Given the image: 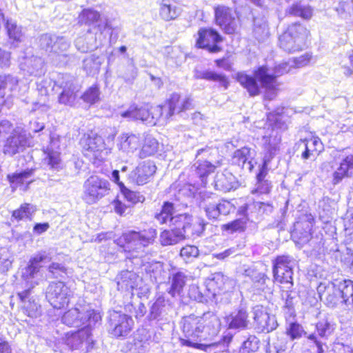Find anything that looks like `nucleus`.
<instances>
[{
	"label": "nucleus",
	"mask_w": 353,
	"mask_h": 353,
	"mask_svg": "<svg viewBox=\"0 0 353 353\" xmlns=\"http://www.w3.org/2000/svg\"><path fill=\"white\" fill-rule=\"evenodd\" d=\"M214 22L226 34H234L238 32V25L235 14L236 12L224 4L214 6Z\"/></svg>",
	"instance_id": "nucleus-8"
},
{
	"label": "nucleus",
	"mask_w": 353,
	"mask_h": 353,
	"mask_svg": "<svg viewBox=\"0 0 353 353\" xmlns=\"http://www.w3.org/2000/svg\"><path fill=\"white\" fill-rule=\"evenodd\" d=\"M101 18V13L93 8H83L79 13L77 23L80 26H91L97 23Z\"/></svg>",
	"instance_id": "nucleus-27"
},
{
	"label": "nucleus",
	"mask_w": 353,
	"mask_h": 353,
	"mask_svg": "<svg viewBox=\"0 0 353 353\" xmlns=\"http://www.w3.org/2000/svg\"><path fill=\"white\" fill-rule=\"evenodd\" d=\"M218 204L219 207L220 216L222 214L226 215L229 214L231 208V204L229 201L226 200H222L221 201L219 202Z\"/></svg>",
	"instance_id": "nucleus-57"
},
{
	"label": "nucleus",
	"mask_w": 353,
	"mask_h": 353,
	"mask_svg": "<svg viewBox=\"0 0 353 353\" xmlns=\"http://www.w3.org/2000/svg\"><path fill=\"white\" fill-rule=\"evenodd\" d=\"M8 37L14 41H21L22 33L21 29L12 21L7 20L5 24Z\"/></svg>",
	"instance_id": "nucleus-46"
},
{
	"label": "nucleus",
	"mask_w": 353,
	"mask_h": 353,
	"mask_svg": "<svg viewBox=\"0 0 353 353\" xmlns=\"http://www.w3.org/2000/svg\"><path fill=\"white\" fill-rule=\"evenodd\" d=\"M168 108L166 113L163 112L162 118L170 119L174 114H180L192 109V100L190 97H182L178 92L172 93L165 101V105Z\"/></svg>",
	"instance_id": "nucleus-14"
},
{
	"label": "nucleus",
	"mask_w": 353,
	"mask_h": 353,
	"mask_svg": "<svg viewBox=\"0 0 353 353\" xmlns=\"http://www.w3.org/2000/svg\"><path fill=\"white\" fill-rule=\"evenodd\" d=\"M205 211L209 219L217 220L220 216L218 203H212L206 201Z\"/></svg>",
	"instance_id": "nucleus-50"
},
{
	"label": "nucleus",
	"mask_w": 353,
	"mask_h": 353,
	"mask_svg": "<svg viewBox=\"0 0 353 353\" xmlns=\"http://www.w3.org/2000/svg\"><path fill=\"white\" fill-rule=\"evenodd\" d=\"M48 270L54 278L61 276L62 274L66 275L68 273V269L58 263H50L48 268Z\"/></svg>",
	"instance_id": "nucleus-51"
},
{
	"label": "nucleus",
	"mask_w": 353,
	"mask_h": 353,
	"mask_svg": "<svg viewBox=\"0 0 353 353\" xmlns=\"http://www.w3.org/2000/svg\"><path fill=\"white\" fill-rule=\"evenodd\" d=\"M338 290L340 293L341 303H346L353 296V281L344 279L339 283Z\"/></svg>",
	"instance_id": "nucleus-39"
},
{
	"label": "nucleus",
	"mask_w": 353,
	"mask_h": 353,
	"mask_svg": "<svg viewBox=\"0 0 353 353\" xmlns=\"http://www.w3.org/2000/svg\"><path fill=\"white\" fill-rule=\"evenodd\" d=\"M174 214V203L170 201L163 202L159 212L154 215V218L158 221L161 225L166 224L168 222L170 225H175L176 216Z\"/></svg>",
	"instance_id": "nucleus-26"
},
{
	"label": "nucleus",
	"mask_w": 353,
	"mask_h": 353,
	"mask_svg": "<svg viewBox=\"0 0 353 353\" xmlns=\"http://www.w3.org/2000/svg\"><path fill=\"white\" fill-rule=\"evenodd\" d=\"M36 210V207L31 203H23L11 212V221L17 223L26 221H31Z\"/></svg>",
	"instance_id": "nucleus-23"
},
{
	"label": "nucleus",
	"mask_w": 353,
	"mask_h": 353,
	"mask_svg": "<svg viewBox=\"0 0 353 353\" xmlns=\"http://www.w3.org/2000/svg\"><path fill=\"white\" fill-rule=\"evenodd\" d=\"M157 238V229L147 225L139 230H130L122 232L115 242L123 252L132 256L134 254H138L152 245Z\"/></svg>",
	"instance_id": "nucleus-3"
},
{
	"label": "nucleus",
	"mask_w": 353,
	"mask_h": 353,
	"mask_svg": "<svg viewBox=\"0 0 353 353\" xmlns=\"http://www.w3.org/2000/svg\"><path fill=\"white\" fill-rule=\"evenodd\" d=\"M50 228L48 223H36L33 227V231L37 234H41L46 232Z\"/></svg>",
	"instance_id": "nucleus-58"
},
{
	"label": "nucleus",
	"mask_w": 353,
	"mask_h": 353,
	"mask_svg": "<svg viewBox=\"0 0 353 353\" xmlns=\"http://www.w3.org/2000/svg\"><path fill=\"white\" fill-rule=\"evenodd\" d=\"M253 310L254 323L259 332L270 333L277 327L278 324L275 316L270 315L266 307L257 305Z\"/></svg>",
	"instance_id": "nucleus-15"
},
{
	"label": "nucleus",
	"mask_w": 353,
	"mask_h": 353,
	"mask_svg": "<svg viewBox=\"0 0 353 353\" xmlns=\"http://www.w3.org/2000/svg\"><path fill=\"white\" fill-rule=\"evenodd\" d=\"M201 79L207 81H217L224 89H228L230 85L228 77L223 74L213 71H205L201 74Z\"/></svg>",
	"instance_id": "nucleus-41"
},
{
	"label": "nucleus",
	"mask_w": 353,
	"mask_h": 353,
	"mask_svg": "<svg viewBox=\"0 0 353 353\" xmlns=\"http://www.w3.org/2000/svg\"><path fill=\"white\" fill-rule=\"evenodd\" d=\"M110 182L97 174L90 175L83 183L84 201L92 205L108 195L110 191Z\"/></svg>",
	"instance_id": "nucleus-7"
},
{
	"label": "nucleus",
	"mask_w": 353,
	"mask_h": 353,
	"mask_svg": "<svg viewBox=\"0 0 353 353\" xmlns=\"http://www.w3.org/2000/svg\"><path fill=\"white\" fill-rule=\"evenodd\" d=\"M132 319L130 316L125 314H119L117 323L111 330L112 337L119 339L126 336L132 330Z\"/></svg>",
	"instance_id": "nucleus-24"
},
{
	"label": "nucleus",
	"mask_w": 353,
	"mask_h": 353,
	"mask_svg": "<svg viewBox=\"0 0 353 353\" xmlns=\"http://www.w3.org/2000/svg\"><path fill=\"white\" fill-rule=\"evenodd\" d=\"M250 205L248 203H245L238 209L237 214L243 216V219H246L248 222H249V216L248 211L249 210Z\"/></svg>",
	"instance_id": "nucleus-59"
},
{
	"label": "nucleus",
	"mask_w": 353,
	"mask_h": 353,
	"mask_svg": "<svg viewBox=\"0 0 353 353\" xmlns=\"http://www.w3.org/2000/svg\"><path fill=\"white\" fill-rule=\"evenodd\" d=\"M11 347L8 342L0 337V353H11Z\"/></svg>",
	"instance_id": "nucleus-60"
},
{
	"label": "nucleus",
	"mask_w": 353,
	"mask_h": 353,
	"mask_svg": "<svg viewBox=\"0 0 353 353\" xmlns=\"http://www.w3.org/2000/svg\"><path fill=\"white\" fill-rule=\"evenodd\" d=\"M70 290L65 283L60 281L51 282L46 292V298L54 309L66 307L70 302Z\"/></svg>",
	"instance_id": "nucleus-10"
},
{
	"label": "nucleus",
	"mask_w": 353,
	"mask_h": 353,
	"mask_svg": "<svg viewBox=\"0 0 353 353\" xmlns=\"http://www.w3.org/2000/svg\"><path fill=\"white\" fill-rule=\"evenodd\" d=\"M293 259L288 254L277 255L272 260V271H279L280 270L287 269L292 267Z\"/></svg>",
	"instance_id": "nucleus-43"
},
{
	"label": "nucleus",
	"mask_w": 353,
	"mask_h": 353,
	"mask_svg": "<svg viewBox=\"0 0 353 353\" xmlns=\"http://www.w3.org/2000/svg\"><path fill=\"white\" fill-rule=\"evenodd\" d=\"M170 229H165L161 232L159 241L162 246H169L183 241L182 234L177 224L170 225Z\"/></svg>",
	"instance_id": "nucleus-22"
},
{
	"label": "nucleus",
	"mask_w": 353,
	"mask_h": 353,
	"mask_svg": "<svg viewBox=\"0 0 353 353\" xmlns=\"http://www.w3.org/2000/svg\"><path fill=\"white\" fill-rule=\"evenodd\" d=\"M353 177V154L343 157L340 161L336 170L332 174V183L336 185L343 179Z\"/></svg>",
	"instance_id": "nucleus-18"
},
{
	"label": "nucleus",
	"mask_w": 353,
	"mask_h": 353,
	"mask_svg": "<svg viewBox=\"0 0 353 353\" xmlns=\"http://www.w3.org/2000/svg\"><path fill=\"white\" fill-rule=\"evenodd\" d=\"M185 276L182 272H176L172 275V284L169 289V294L174 296L176 294H179L185 283Z\"/></svg>",
	"instance_id": "nucleus-42"
},
{
	"label": "nucleus",
	"mask_w": 353,
	"mask_h": 353,
	"mask_svg": "<svg viewBox=\"0 0 353 353\" xmlns=\"http://www.w3.org/2000/svg\"><path fill=\"white\" fill-rule=\"evenodd\" d=\"M287 12L290 15L308 20L312 17L313 10L310 6L297 1L288 8Z\"/></svg>",
	"instance_id": "nucleus-30"
},
{
	"label": "nucleus",
	"mask_w": 353,
	"mask_h": 353,
	"mask_svg": "<svg viewBox=\"0 0 353 353\" xmlns=\"http://www.w3.org/2000/svg\"><path fill=\"white\" fill-rule=\"evenodd\" d=\"M252 341H251L250 339H248L246 341L243 342L242 345V348L247 352H254V350L252 347Z\"/></svg>",
	"instance_id": "nucleus-63"
},
{
	"label": "nucleus",
	"mask_w": 353,
	"mask_h": 353,
	"mask_svg": "<svg viewBox=\"0 0 353 353\" xmlns=\"http://www.w3.org/2000/svg\"><path fill=\"white\" fill-rule=\"evenodd\" d=\"M112 181L113 182L118 185L119 190L121 189L122 186H125V184L120 181L119 172L117 170H114L112 172Z\"/></svg>",
	"instance_id": "nucleus-61"
},
{
	"label": "nucleus",
	"mask_w": 353,
	"mask_h": 353,
	"mask_svg": "<svg viewBox=\"0 0 353 353\" xmlns=\"http://www.w3.org/2000/svg\"><path fill=\"white\" fill-rule=\"evenodd\" d=\"M272 157L273 154H270L268 158L263 160L256 176L258 186L252 190V194H268L270 192L271 184L268 181L265 180V178L268 174V164Z\"/></svg>",
	"instance_id": "nucleus-17"
},
{
	"label": "nucleus",
	"mask_w": 353,
	"mask_h": 353,
	"mask_svg": "<svg viewBox=\"0 0 353 353\" xmlns=\"http://www.w3.org/2000/svg\"><path fill=\"white\" fill-rule=\"evenodd\" d=\"M290 70V66L286 62L280 63L274 67L276 74L269 73L267 65H262L256 67L253 71V76L243 72L236 74V80L243 88L251 97L259 96L261 92V87L268 90L277 89L279 83L276 79L279 76L287 74Z\"/></svg>",
	"instance_id": "nucleus-1"
},
{
	"label": "nucleus",
	"mask_w": 353,
	"mask_h": 353,
	"mask_svg": "<svg viewBox=\"0 0 353 353\" xmlns=\"http://www.w3.org/2000/svg\"><path fill=\"white\" fill-rule=\"evenodd\" d=\"M99 96V88L98 85L94 84L87 88L82 94L81 98L85 103L93 105L100 100Z\"/></svg>",
	"instance_id": "nucleus-44"
},
{
	"label": "nucleus",
	"mask_w": 353,
	"mask_h": 353,
	"mask_svg": "<svg viewBox=\"0 0 353 353\" xmlns=\"http://www.w3.org/2000/svg\"><path fill=\"white\" fill-rule=\"evenodd\" d=\"M46 259V256H43V255H40V256H35V257H33L30 262L33 264V263H39L41 262H42L43 261H44Z\"/></svg>",
	"instance_id": "nucleus-64"
},
{
	"label": "nucleus",
	"mask_w": 353,
	"mask_h": 353,
	"mask_svg": "<svg viewBox=\"0 0 353 353\" xmlns=\"http://www.w3.org/2000/svg\"><path fill=\"white\" fill-rule=\"evenodd\" d=\"M159 150V143L154 138H146L139 151V157L145 159L154 155Z\"/></svg>",
	"instance_id": "nucleus-35"
},
{
	"label": "nucleus",
	"mask_w": 353,
	"mask_h": 353,
	"mask_svg": "<svg viewBox=\"0 0 353 353\" xmlns=\"http://www.w3.org/2000/svg\"><path fill=\"white\" fill-rule=\"evenodd\" d=\"M175 223L183 234L184 240L188 238L199 236L205 230L206 223L199 216H190L186 214L176 215Z\"/></svg>",
	"instance_id": "nucleus-11"
},
{
	"label": "nucleus",
	"mask_w": 353,
	"mask_h": 353,
	"mask_svg": "<svg viewBox=\"0 0 353 353\" xmlns=\"http://www.w3.org/2000/svg\"><path fill=\"white\" fill-rule=\"evenodd\" d=\"M92 330L90 325H86L76 331L68 332L65 334L64 343L71 350H78L84 343L87 345V349L92 348L94 343L92 339Z\"/></svg>",
	"instance_id": "nucleus-13"
},
{
	"label": "nucleus",
	"mask_w": 353,
	"mask_h": 353,
	"mask_svg": "<svg viewBox=\"0 0 353 353\" xmlns=\"http://www.w3.org/2000/svg\"><path fill=\"white\" fill-rule=\"evenodd\" d=\"M311 55L304 54L294 59V63L296 67H303L307 65L311 60Z\"/></svg>",
	"instance_id": "nucleus-56"
},
{
	"label": "nucleus",
	"mask_w": 353,
	"mask_h": 353,
	"mask_svg": "<svg viewBox=\"0 0 353 353\" xmlns=\"http://www.w3.org/2000/svg\"><path fill=\"white\" fill-rule=\"evenodd\" d=\"M340 297H339L336 294H329L327 300V303L330 306H335L339 302H341V300H340Z\"/></svg>",
	"instance_id": "nucleus-62"
},
{
	"label": "nucleus",
	"mask_w": 353,
	"mask_h": 353,
	"mask_svg": "<svg viewBox=\"0 0 353 353\" xmlns=\"http://www.w3.org/2000/svg\"><path fill=\"white\" fill-rule=\"evenodd\" d=\"M248 223V222L246 219H243L241 218L236 219L230 222L222 225L221 230L230 233L242 232L247 228Z\"/></svg>",
	"instance_id": "nucleus-40"
},
{
	"label": "nucleus",
	"mask_w": 353,
	"mask_h": 353,
	"mask_svg": "<svg viewBox=\"0 0 353 353\" xmlns=\"http://www.w3.org/2000/svg\"><path fill=\"white\" fill-rule=\"evenodd\" d=\"M26 138L19 132H13L9 136L3 145V153L13 156L20 150L24 149L26 145Z\"/></svg>",
	"instance_id": "nucleus-20"
},
{
	"label": "nucleus",
	"mask_w": 353,
	"mask_h": 353,
	"mask_svg": "<svg viewBox=\"0 0 353 353\" xmlns=\"http://www.w3.org/2000/svg\"><path fill=\"white\" fill-rule=\"evenodd\" d=\"M223 40L224 37L215 28L203 26L194 35V46L210 54H216L223 51L221 43Z\"/></svg>",
	"instance_id": "nucleus-6"
},
{
	"label": "nucleus",
	"mask_w": 353,
	"mask_h": 353,
	"mask_svg": "<svg viewBox=\"0 0 353 353\" xmlns=\"http://www.w3.org/2000/svg\"><path fill=\"white\" fill-rule=\"evenodd\" d=\"M270 278L265 272H257L252 279V288L259 293L270 290L268 286Z\"/></svg>",
	"instance_id": "nucleus-33"
},
{
	"label": "nucleus",
	"mask_w": 353,
	"mask_h": 353,
	"mask_svg": "<svg viewBox=\"0 0 353 353\" xmlns=\"http://www.w3.org/2000/svg\"><path fill=\"white\" fill-rule=\"evenodd\" d=\"M112 204L114 206V210L117 214L120 216L125 215L128 206L119 199V196H115L112 201Z\"/></svg>",
	"instance_id": "nucleus-52"
},
{
	"label": "nucleus",
	"mask_w": 353,
	"mask_h": 353,
	"mask_svg": "<svg viewBox=\"0 0 353 353\" xmlns=\"http://www.w3.org/2000/svg\"><path fill=\"white\" fill-rule=\"evenodd\" d=\"M76 99V93L69 87L63 88L58 97L59 103L65 105H72Z\"/></svg>",
	"instance_id": "nucleus-47"
},
{
	"label": "nucleus",
	"mask_w": 353,
	"mask_h": 353,
	"mask_svg": "<svg viewBox=\"0 0 353 353\" xmlns=\"http://www.w3.org/2000/svg\"><path fill=\"white\" fill-rule=\"evenodd\" d=\"M216 166L207 160H199L196 167V174L199 179L203 180L214 172Z\"/></svg>",
	"instance_id": "nucleus-38"
},
{
	"label": "nucleus",
	"mask_w": 353,
	"mask_h": 353,
	"mask_svg": "<svg viewBox=\"0 0 353 353\" xmlns=\"http://www.w3.org/2000/svg\"><path fill=\"white\" fill-rule=\"evenodd\" d=\"M121 188H122L119 190L120 192L125 200L132 205L143 203L145 201V198L140 192L132 190L125 185Z\"/></svg>",
	"instance_id": "nucleus-36"
},
{
	"label": "nucleus",
	"mask_w": 353,
	"mask_h": 353,
	"mask_svg": "<svg viewBox=\"0 0 353 353\" xmlns=\"http://www.w3.org/2000/svg\"><path fill=\"white\" fill-rule=\"evenodd\" d=\"M296 145L299 150H302L301 157L303 160L318 157L324 149L321 139L316 135L300 139Z\"/></svg>",
	"instance_id": "nucleus-16"
},
{
	"label": "nucleus",
	"mask_w": 353,
	"mask_h": 353,
	"mask_svg": "<svg viewBox=\"0 0 353 353\" xmlns=\"http://www.w3.org/2000/svg\"><path fill=\"white\" fill-rule=\"evenodd\" d=\"M295 243L301 246L309 243L313 238L312 226L307 225L301 230H296L293 234Z\"/></svg>",
	"instance_id": "nucleus-34"
},
{
	"label": "nucleus",
	"mask_w": 353,
	"mask_h": 353,
	"mask_svg": "<svg viewBox=\"0 0 353 353\" xmlns=\"http://www.w3.org/2000/svg\"><path fill=\"white\" fill-rule=\"evenodd\" d=\"M251 156V148L248 146L241 147L236 150L232 155V164L243 168L245 163L249 161Z\"/></svg>",
	"instance_id": "nucleus-31"
},
{
	"label": "nucleus",
	"mask_w": 353,
	"mask_h": 353,
	"mask_svg": "<svg viewBox=\"0 0 353 353\" xmlns=\"http://www.w3.org/2000/svg\"><path fill=\"white\" fill-rule=\"evenodd\" d=\"M18 85V80L11 74H0V104H3L8 96Z\"/></svg>",
	"instance_id": "nucleus-21"
},
{
	"label": "nucleus",
	"mask_w": 353,
	"mask_h": 353,
	"mask_svg": "<svg viewBox=\"0 0 353 353\" xmlns=\"http://www.w3.org/2000/svg\"><path fill=\"white\" fill-rule=\"evenodd\" d=\"M163 104L153 107L149 103H143L141 105L132 103L126 110L121 113V117L130 121H140L155 124L163 117Z\"/></svg>",
	"instance_id": "nucleus-5"
},
{
	"label": "nucleus",
	"mask_w": 353,
	"mask_h": 353,
	"mask_svg": "<svg viewBox=\"0 0 353 353\" xmlns=\"http://www.w3.org/2000/svg\"><path fill=\"white\" fill-rule=\"evenodd\" d=\"M44 155L43 161L52 170H59L62 168L61 153L52 148L47 146L41 148Z\"/></svg>",
	"instance_id": "nucleus-25"
},
{
	"label": "nucleus",
	"mask_w": 353,
	"mask_h": 353,
	"mask_svg": "<svg viewBox=\"0 0 353 353\" xmlns=\"http://www.w3.org/2000/svg\"><path fill=\"white\" fill-rule=\"evenodd\" d=\"M79 144L85 156H92L94 159H97L105 150V140L94 129L83 132Z\"/></svg>",
	"instance_id": "nucleus-9"
},
{
	"label": "nucleus",
	"mask_w": 353,
	"mask_h": 353,
	"mask_svg": "<svg viewBox=\"0 0 353 353\" xmlns=\"http://www.w3.org/2000/svg\"><path fill=\"white\" fill-rule=\"evenodd\" d=\"M233 339V335L232 334H228L226 335L223 336L219 341L212 343L210 344H206V345H209V347H216L219 345H223V346L228 347L230 343L232 342Z\"/></svg>",
	"instance_id": "nucleus-53"
},
{
	"label": "nucleus",
	"mask_w": 353,
	"mask_h": 353,
	"mask_svg": "<svg viewBox=\"0 0 353 353\" xmlns=\"http://www.w3.org/2000/svg\"><path fill=\"white\" fill-rule=\"evenodd\" d=\"M285 334L292 341L299 339L303 335H306V332L302 325L297 322L290 323L286 329Z\"/></svg>",
	"instance_id": "nucleus-45"
},
{
	"label": "nucleus",
	"mask_w": 353,
	"mask_h": 353,
	"mask_svg": "<svg viewBox=\"0 0 353 353\" xmlns=\"http://www.w3.org/2000/svg\"><path fill=\"white\" fill-rule=\"evenodd\" d=\"M11 53L0 48V68L8 67L10 64Z\"/></svg>",
	"instance_id": "nucleus-54"
},
{
	"label": "nucleus",
	"mask_w": 353,
	"mask_h": 353,
	"mask_svg": "<svg viewBox=\"0 0 353 353\" xmlns=\"http://www.w3.org/2000/svg\"><path fill=\"white\" fill-rule=\"evenodd\" d=\"M34 169H27L20 172H14L7 175V179L11 185L16 187L24 184L26 180L30 177L34 173Z\"/></svg>",
	"instance_id": "nucleus-37"
},
{
	"label": "nucleus",
	"mask_w": 353,
	"mask_h": 353,
	"mask_svg": "<svg viewBox=\"0 0 353 353\" xmlns=\"http://www.w3.org/2000/svg\"><path fill=\"white\" fill-rule=\"evenodd\" d=\"M316 330L319 335L322 338L331 334L334 331L332 325L326 319L320 320L316 323Z\"/></svg>",
	"instance_id": "nucleus-49"
},
{
	"label": "nucleus",
	"mask_w": 353,
	"mask_h": 353,
	"mask_svg": "<svg viewBox=\"0 0 353 353\" xmlns=\"http://www.w3.org/2000/svg\"><path fill=\"white\" fill-rule=\"evenodd\" d=\"M175 3V0H162L160 3L159 15L163 20L170 21L179 17V11L174 5Z\"/></svg>",
	"instance_id": "nucleus-28"
},
{
	"label": "nucleus",
	"mask_w": 353,
	"mask_h": 353,
	"mask_svg": "<svg viewBox=\"0 0 353 353\" xmlns=\"http://www.w3.org/2000/svg\"><path fill=\"white\" fill-rule=\"evenodd\" d=\"M249 314L245 309L238 310L236 314L232 317L229 323L231 329H245L248 325Z\"/></svg>",
	"instance_id": "nucleus-32"
},
{
	"label": "nucleus",
	"mask_w": 353,
	"mask_h": 353,
	"mask_svg": "<svg viewBox=\"0 0 353 353\" xmlns=\"http://www.w3.org/2000/svg\"><path fill=\"white\" fill-rule=\"evenodd\" d=\"M219 319L213 314L207 313L202 316L190 314L182 319L181 331L184 338H180L181 346H186L206 352L209 345L201 343L200 334L205 330H210L218 324Z\"/></svg>",
	"instance_id": "nucleus-2"
},
{
	"label": "nucleus",
	"mask_w": 353,
	"mask_h": 353,
	"mask_svg": "<svg viewBox=\"0 0 353 353\" xmlns=\"http://www.w3.org/2000/svg\"><path fill=\"white\" fill-rule=\"evenodd\" d=\"M293 268L283 269L278 271H272L273 281L279 287L282 294H288L292 292L294 286Z\"/></svg>",
	"instance_id": "nucleus-19"
},
{
	"label": "nucleus",
	"mask_w": 353,
	"mask_h": 353,
	"mask_svg": "<svg viewBox=\"0 0 353 353\" xmlns=\"http://www.w3.org/2000/svg\"><path fill=\"white\" fill-rule=\"evenodd\" d=\"M12 124L8 121H0V139L5 137L12 130Z\"/></svg>",
	"instance_id": "nucleus-55"
},
{
	"label": "nucleus",
	"mask_w": 353,
	"mask_h": 353,
	"mask_svg": "<svg viewBox=\"0 0 353 353\" xmlns=\"http://www.w3.org/2000/svg\"><path fill=\"white\" fill-rule=\"evenodd\" d=\"M31 289H27L22 292L17 293V296L19 301L24 303L22 306V310L26 315L29 317L33 318L37 316L38 305L34 299H29L27 302L26 299L30 294Z\"/></svg>",
	"instance_id": "nucleus-29"
},
{
	"label": "nucleus",
	"mask_w": 353,
	"mask_h": 353,
	"mask_svg": "<svg viewBox=\"0 0 353 353\" xmlns=\"http://www.w3.org/2000/svg\"><path fill=\"white\" fill-rule=\"evenodd\" d=\"M199 255L198 248L192 245H185L180 250V256L186 261H192Z\"/></svg>",
	"instance_id": "nucleus-48"
},
{
	"label": "nucleus",
	"mask_w": 353,
	"mask_h": 353,
	"mask_svg": "<svg viewBox=\"0 0 353 353\" xmlns=\"http://www.w3.org/2000/svg\"><path fill=\"white\" fill-rule=\"evenodd\" d=\"M157 170V167L153 161H144L130 172L128 179L134 185L142 186L152 181Z\"/></svg>",
	"instance_id": "nucleus-12"
},
{
	"label": "nucleus",
	"mask_w": 353,
	"mask_h": 353,
	"mask_svg": "<svg viewBox=\"0 0 353 353\" xmlns=\"http://www.w3.org/2000/svg\"><path fill=\"white\" fill-rule=\"evenodd\" d=\"M310 36V30L299 22L290 24L279 38L280 48L288 53L303 50L306 41Z\"/></svg>",
	"instance_id": "nucleus-4"
}]
</instances>
